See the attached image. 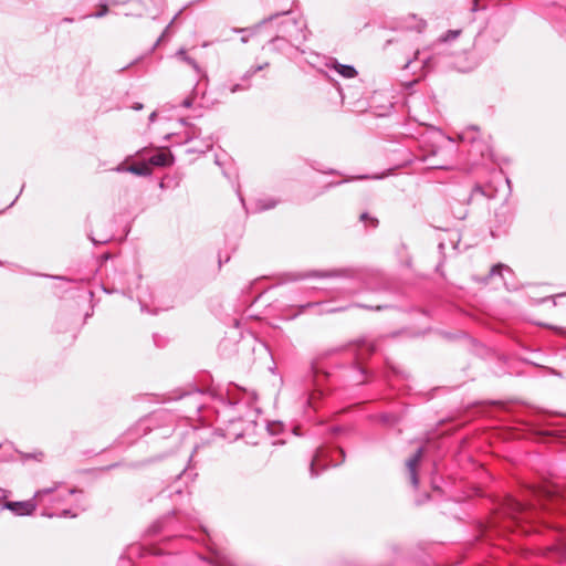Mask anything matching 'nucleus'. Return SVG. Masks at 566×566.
Listing matches in <instances>:
<instances>
[{"label":"nucleus","mask_w":566,"mask_h":566,"mask_svg":"<svg viewBox=\"0 0 566 566\" xmlns=\"http://www.w3.org/2000/svg\"><path fill=\"white\" fill-rule=\"evenodd\" d=\"M422 457V449H418L417 452L407 461V467L410 473V480L415 488L418 486L419 480L417 475V465Z\"/></svg>","instance_id":"nucleus-2"},{"label":"nucleus","mask_w":566,"mask_h":566,"mask_svg":"<svg viewBox=\"0 0 566 566\" xmlns=\"http://www.w3.org/2000/svg\"><path fill=\"white\" fill-rule=\"evenodd\" d=\"M516 510H518V511H523V510H524L523 504H521V503H516Z\"/></svg>","instance_id":"nucleus-11"},{"label":"nucleus","mask_w":566,"mask_h":566,"mask_svg":"<svg viewBox=\"0 0 566 566\" xmlns=\"http://www.w3.org/2000/svg\"><path fill=\"white\" fill-rule=\"evenodd\" d=\"M149 163L154 166L166 167L171 165L172 158L168 153H157L149 158Z\"/></svg>","instance_id":"nucleus-3"},{"label":"nucleus","mask_w":566,"mask_h":566,"mask_svg":"<svg viewBox=\"0 0 566 566\" xmlns=\"http://www.w3.org/2000/svg\"><path fill=\"white\" fill-rule=\"evenodd\" d=\"M332 67L343 77L353 78L357 75V71L352 65L340 64L338 62H334Z\"/></svg>","instance_id":"nucleus-4"},{"label":"nucleus","mask_w":566,"mask_h":566,"mask_svg":"<svg viewBox=\"0 0 566 566\" xmlns=\"http://www.w3.org/2000/svg\"><path fill=\"white\" fill-rule=\"evenodd\" d=\"M503 268H504V266H503L502 264L494 265V266L491 269L490 274H491V275L500 274Z\"/></svg>","instance_id":"nucleus-8"},{"label":"nucleus","mask_w":566,"mask_h":566,"mask_svg":"<svg viewBox=\"0 0 566 566\" xmlns=\"http://www.w3.org/2000/svg\"><path fill=\"white\" fill-rule=\"evenodd\" d=\"M360 220H361V221H364V222H365V221H367V220H370V222H371V226H373V227H376V226H377V223H378V221H377L376 219L370 218V217L368 216V213H366V212H365V213H361V216H360Z\"/></svg>","instance_id":"nucleus-7"},{"label":"nucleus","mask_w":566,"mask_h":566,"mask_svg":"<svg viewBox=\"0 0 566 566\" xmlns=\"http://www.w3.org/2000/svg\"><path fill=\"white\" fill-rule=\"evenodd\" d=\"M105 11H106V9H104V10H103V11H101V12H97V13L95 14V17H97V18H98V17L104 15V14H105Z\"/></svg>","instance_id":"nucleus-12"},{"label":"nucleus","mask_w":566,"mask_h":566,"mask_svg":"<svg viewBox=\"0 0 566 566\" xmlns=\"http://www.w3.org/2000/svg\"><path fill=\"white\" fill-rule=\"evenodd\" d=\"M55 488L42 489L35 492L33 499L21 502H7L6 507L12 511L17 515H31L35 510L38 504L42 501L43 496L52 493Z\"/></svg>","instance_id":"nucleus-1"},{"label":"nucleus","mask_w":566,"mask_h":566,"mask_svg":"<svg viewBox=\"0 0 566 566\" xmlns=\"http://www.w3.org/2000/svg\"><path fill=\"white\" fill-rule=\"evenodd\" d=\"M127 170L139 176H147L150 174V168L145 164L132 165L127 168Z\"/></svg>","instance_id":"nucleus-6"},{"label":"nucleus","mask_w":566,"mask_h":566,"mask_svg":"<svg viewBox=\"0 0 566 566\" xmlns=\"http://www.w3.org/2000/svg\"><path fill=\"white\" fill-rule=\"evenodd\" d=\"M176 56L178 59H180L182 62L189 64L193 70L195 72L199 75L201 73V70L199 67V65L197 64V62L191 59L190 56L187 55L186 51L184 49H180L177 53H176Z\"/></svg>","instance_id":"nucleus-5"},{"label":"nucleus","mask_w":566,"mask_h":566,"mask_svg":"<svg viewBox=\"0 0 566 566\" xmlns=\"http://www.w3.org/2000/svg\"><path fill=\"white\" fill-rule=\"evenodd\" d=\"M192 103H193V98H191V97H187V98H185V99L182 101V103H181V104H182V106H184V107L189 108V107H191Z\"/></svg>","instance_id":"nucleus-9"},{"label":"nucleus","mask_w":566,"mask_h":566,"mask_svg":"<svg viewBox=\"0 0 566 566\" xmlns=\"http://www.w3.org/2000/svg\"><path fill=\"white\" fill-rule=\"evenodd\" d=\"M315 461H316V458L313 459L312 462H311V474L312 475H316V472L314 471Z\"/></svg>","instance_id":"nucleus-10"}]
</instances>
